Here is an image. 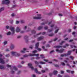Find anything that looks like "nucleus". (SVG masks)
Returning a JSON list of instances; mask_svg holds the SVG:
<instances>
[{
	"mask_svg": "<svg viewBox=\"0 0 77 77\" xmlns=\"http://www.w3.org/2000/svg\"><path fill=\"white\" fill-rule=\"evenodd\" d=\"M57 38H55L54 40V41H56V40H57Z\"/></svg>",
	"mask_w": 77,
	"mask_h": 77,
	"instance_id": "obj_56",
	"label": "nucleus"
},
{
	"mask_svg": "<svg viewBox=\"0 0 77 77\" xmlns=\"http://www.w3.org/2000/svg\"><path fill=\"white\" fill-rule=\"evenodd\" d=\"M28 66L32 69V70H34V68L32 66V64L31 63H29L28 64Z\"/></svg>",
	"mask_w": 77,
	"mask_h": 77,
	"instance_id": "obj_6",
	"label": "nucleus"
},
{
	"mask_svg": "<svg viewBox=\"0 0 77 77\" xmlns=\"http://www.w3.org/2000/svg\"><path fill=\"white\" fill-rule=\"evenodd\" d=\"M54 51H52L50 52V53L51 54L53 53H54Z\"/></svg>",
	"mask_w": 77,
	"mask_h": 77,
	"instance_id": "obj_45",
	"label": "nucleus"
},
{
	"mask_svg": "<svg viewBox=\"0 0 77 77\" xmlns=\"http://www.w3.org/2000/svg\"><path fill=\"white\" fill-rule=\"evenodd\" d=\"M68 58H66V60H64V62H66V63H67V60H68Z\"/></svg>",
	"mask_w": 77,
	"mask_h": 77,
	"instance_id": "obj_29",
	"label": "nucleus"
},
{
	"mask_svg": "<svg viewBox=\"0 0 77 77\" xmlns=\"http://www.w3.org/2000/svg\"><path fill=\"white\" fill-rule=\"evenodd\" d=\"M71 52H72V51H69L68 52L67 54H62L60 55V56L61 57H64V56H69V55H70L71 54Z\"/></svg>",
	"mask_w": 77,
	"mask_h": 77,
	"instance_id": "obj_2",
	"label": "nucleus"
},
{
	"mask_svg": "<svg viewBox=\"0 0 77 77\" xmlns=\"http://www.w3.org/2000/svg\"><path fill=\"white\" fill-rule=\"evenodd\" d=\"M18 67L19 68H21L22 67V66L21 65H19L18 66Z\"/></svg>",
	"mask_w": 77,
	"mask_h": 77,
	"instance_id": "obj_54",
	"label": "nucleus"
},
{
	"mask_svg": "<svg viewBox=\"0 0 77 77\" xmlns=\"http://www.w3.org/2000/svg\"><path fill=\"white\" fill-rule=\"evenodd\" d=\"M29 48L31 49H32L33 48V46H29Z\"/></svg>",
	"mask_w": 77,
	"mask_h": 77,
	"instance_id": "obj_38",
	"label": "nucleus"
},
{
	"mask_svg": "<svg viewBox=\"0 0 77 77\" xmlns=\"http://www.w3.org/2000/svg\"><path fill=\"white\" fill-rule=\"evenodd\" d=\"M4 68V67L3 66L0 65V69H2Z\"/></svg>",
	"mask_w": 77,
	"mask_h": 77,
	"instance_id": "obj_23",
	"label": "nucleus"
},
{
	"mask_svg": "<svg viewBox=\"0 0 77 77\" xmlns=\"http://www.w3.org/2000/svg\"><path fill=\"white\" fill-rule=\"evenodd\" d=\"M77 27L76 26H74V28H73V29H76Z\"/></svg>",
	"mask_w": 77,
	"mask_h": 77,
	"instance_id": "obj_58",
	"label": "nucleus"
},
{
	"mask_svg": "<svg viewBox=\"0 0 77 77\" xmlns=\"http://www.w3.org/2000/svg\"><path fill=\"white\" fill-rule=\"evenodd\" d=\"M65 42L63 41L61 43H60V45H62L63 44V43H65Z\"/></svg>",
	"mask_w": 77,
	"mask_h": 77,
	"instance_id": "obj_27",
	"label": "nucleus"
},
{
	"mask_svg": "<svg viewBox=\"0 0 77 77\" xmlns=\"http://www.w3.org/2000/svg\"><path fill=\"white\" fill-rule=\"evenodd\" d=\"M20 56V54L16 52V55L15 56L18 57V56Z\"/></svg>",
	"mask_w": 77,
	"mask_h": 77,
	"instance_id": "obj_16",
	"label": "nucleus"
},
{
	"mask_svg": "<svg viewBox=\"0 0 77 77\" xmlns=\"http://www.w3.org/2000/svg\"><path fill=\"white\" fill-rule=\"evenodd\" d=\"M14 47H15L14 45H12L10 47V48L11 49V50H12V49H14Z\"/></svg>",
	"mask_w": 77,
	"mask_h": 77,
	"instance_id": "obj_15",
	"label": "nucleus"
},
{
	"mask_svg": "<svg viewBox=\"0 0 77 77\" xmlns=\"http://www.w3.org/2000/svg\"><path fill=\"white\" fill-rule=\"evenodd\" d=\"M5 56H6V57H9V54H7Z\"/></svg>",
	"mask_w": 77,
	"mask_h": 77,
	"instance_id": "obj_39",
	"label": "nucleus"
},
{
	"mask_svg": "<svg viewBox=\"0 0 77 77\" xmlns=\"http://www.w3.org/2000/svg\"><path fill=\"white\" fill-rule=\"evenodd\" d=\"M39 46V43L38 42L35 44V49H37L38 51H41V49L40 48H38V47Z\"/></svg>",
	"mask_w": 77,
	"mask_h": 77,
	"instance_id": "obj_4",
	"label": "nucleus"
},
{
	"mask_svg": "<svg viewBox=\"0 0 77 77\" xmlns=\"http://www.w3.org/2000/svg\"><path fill=\"white\" fill-rule=\"evenodd\" d=\"M43 38H44L43 37H40L38 38V40L40 41V40H42Z\"/></svg>",
	"mask_w": 77,
	"mask_h": 77,
	"instance_id": "obj_14",
	"label": "nucleus"
},
{
	"mask_svg": "<svg viewBox=\"0 0 77 77\" xmlns=\"http://www.w3.org/2000/svg\"><path fill=\"white\" fill-rule=\"evenodd\" d=\"M57 74V71H54V75H56V74Z\"/></svg>",
	"mask_w": 77,
	"mask_h": 77,
	"instance_id": "obj_18",
	"label": "nucleus"
},
{
	"mask_svg": "<svg viewBox=\"0 0 77 77\" xmlns=\"http://www.w3.org/2000/svg\"><path fill=\"white\" fill-rule=\"evenodd\" d=\"M7 43H8V42H7V41H5L4 42V45H6V44Z\"/></svg>",
	"mask_w": 77,
	"mask_h": 77,
	"instance_id": "obj_31",
	"label": "nucleus"
},
{
	"mask_svg": "<svg viewBox=\"0 0 77 77\" xmlns=\"http://www.w3.org/2000/svg\"><path fill=\"white\" fill-rule=\"evenodd\" d=\"M27 56H28V55H25L23 56L24 57H27Z\"/></svg>",
	"mask_w": 77,
	"mask_h": 77,
	"instance_id": "obj_42",
	"label": "nucleus"
},
{
	"mask_svg": "<svg viewBox=\"0 0 77 77\" xmlns=\"http://www.w3.org/2000/svg\"><path fill=\"white\" fill-rule=\"evenodd\" d=\"M59 30V29H57V30H56L55 31V33H56L57 32H58V31Z\"/></svg>",
	"mask_w": 77,
	"mask_h": 77,
	"instance_id": "obj_43",
	"label": "nucleus"
},
{
	"mask_svg": "<svg viewBox=\"0 0 77 77\" xmlns=\"http://www.w3.org/2000/svg\"><path fill=\"white\" fill-rule=\"evenodd\" d=\"M47 47H50V45H46Z\"/></svg>",
	"mask_w": 77,
	"mask_h": 77,
	"instance_id": "obj_60",
	"label": "nucleus"
},
{
	"mask_svg": "<svg viewBox=\"0 0 77 77\" xmlns=\"http://www.w3.org/2000/svg\"><path fill=\"white\" fill-rule=\"evenodd\" d=\"M67 66H69V68H71V66H70L69 64L68 63L67 64Z\"/></svg>",
	"mask_w": 77,
	"mask_h": 77,
	"instance_id": "obj_33",
	"label": "nucleus"
},
{
	"mask_svg": "<svg viewBox=\"0 0 77 77\" xmlns=\"http://www.w3.org/2000/svg\"><path fill=\"white\" fill-rule=\"evenodd\" d=\"M0 63L2 64L5 63V60L1 58H0Z\"/></svg>",
	"mask_w": 77,
	"mask_h": 77,
	"instance_id": "obj_8",
	"label": "nucleus"
},
{
	"mask_svg": "<svg viewBox=\"0 0 77 77\" xmlns=\"http://www.w3.org/2000/svg\"><path fill=\"white\" fill-rule=\"evenodd\" d=\"M29 55L30 56H36L37 57L39 56V54H30Z\"/></svg>",
	"mask_w": 77,
	"mask_h": 77,
	"instance_id": "obj_9",
	"label": "nucleus"
},
{
	"mask_svg": "<svg viewBox=\"0 0 77 77\" xmlns=\"http://www.w3.org/2000/svg\"><path fill=\"white\" fill-rule=\"evenodd\" d=\"M4 10V8L2 7L0 8V12H1V11H3Z\"/></svg>",
	"mask_w": 77,
	"mask_h": 77,
	"instance_id": "obj_20",
	"label": "nucleus"
},
{
	"mask_svg": "<svg viewBox=\"0 0 77 77\" xmlns=\"http://www.w3.org/2000/svg\"><path fill=\"white\" fill-rule=\"evenodd\" d=\"M54 65L56 67H58V66H59L57 64H55Z\"/></svg>",
	"mask_w": 77,
	"mask_h": 77,
	"instance_id": "obj_47",
	"label": "nucleus"
},
{
	"mask_svg": "<svg viewBox=\"0 0 77 77\" xmlns=\"http://www.w3.org/2000/svg\"><path fill=\"white\" fill-rule=\"evenodd\" d=\"M45 48V47H44V46H43L42 47V48H43V49H44V50H45V51H47V49H44Z\"/></svg>",
	"mask_w": 77,
	"mask_h": 77,
	"instance_id": "obj_32",
	"label": "nucleus"
},
{
	"mask_svg": "<svg viewBox=\"0 0 77 77\" xmlns=\"http://www.w3.org/2000/svg\"><path fill=\"white\" fill-rule=\"evenodd\" d=\"M20 31V29L18 27H17L16 28V32H19Z\"/></svg>",
	"mask_w": 77,
	"mask_h": 77,
	"instance_id": "obj_13",
	"label": "nucleus"
},
{
	"mask_svg": "<svg viewBox=\"0 0 77 77\" xmlns=\"http://www.w3.org/2000/svg\"><path fill=\"white\" fill-rule=\"evenodd\" d=\"M69 57L70 59H71L72 60H73V59H74V57L72 56H70Z\"/></svg>",
	"mask_w": 77,
	"mask_h": 77,
	"instance_id": "obj_22",
	"label": "nucleus"
},
{
	"mask_svg": "<svg viewBox=\"0 0 77 77\" xmlns=\"http://www.w3.org/2000/svg\"><path fill=\"white\" fill-rule=\"evenodd\" d=\"M19 21H16V24H18L19 23Z\"/></svg>",
	"mask_w": 77,
	"mask_h": 77,
	"instance_id": "obj_57",
	"label": "nucleus"
},
{
	"mask_svg": "<svg viewBox=\"0 0 77 77\" xmlns=\"http://www.w3.org/2000/svg\"><path fill=\"white\" fill-rule=\"evenodd\" d=\"M13 70H14V71H17V69L16 68V67L15 66L13 67Z\"/></svg>",
	"mask_w": 77,
	"mask_h": 77,
	"instance_id": "obj_19",
	"label": "nucleus"
},
{
	"mask_svg": "<svg viewBox=\"0 0 77 77\" xmlns=\"http://www.w3.org/2000/svg\"><path fill=\"white\" fill-rule=\"evenodd\" d=\"M36 59L37 60H38V59H40V57H38L36 58Z\"/></svg>",
	"mask_w": 77,
	"mask_h": 77,
	"instance_id": "obj_52",
	"label": "nucleus"
},
{
	"mask_svg": "<svg viewBox=\"0 0 77 77\" xmlns=\"http://www.w3.org/2000/svg\"><path fill=\"white\" fill-rule=\"evenodd\" d=\"M58 77H62V76L60 75H58Z\"/></svg>",
	"mask_w": 77,
	"mask_h": 77,
	"instance_id": "obj_61",
	"label": "nucleus"
},
{
	"mask_svg": "<svg viewBox=\"0 0 77 77\" xmlns=\"http://www.w3.org/2000/svg\"><path fill=\"white\" fill-rule=\"evenodd\" d=\"M38 17H33L34 19H36V20H39L41 18V14H38Z\"/></svg>",
	"mask_w": 77,
	"mask_h": 77,
	"instance_id": "obj_5",
	"label": "nucleus"
},
{
	"mask_svg": "<svg viewBox=\"0 0 77 77\" xmlns=\"http://www.w3.org/2000/svg\"><path fill=\"white\" fill-rule=\"evenodd\" d=\"M70 47H71V48H73L74 47V48H77V47L76 46H72V45H70Z\"/></svg>",
	"mask_w": 77,
	"mask_h": 77,
	"instance_id": "obj_21",
	"label": "nucleus"
},
{
	"mask_svg": "<svg viewBox=\"0 0 77 77\" xmlns=\"http://www.w3.org/2000/svg\"><path fill=\"white\" fill-rule=\"evenodd\" d=\"M53 35H54L52 33V34H50L49 35L50 36H53Z\"/></svg>",
	"mask_w": 77,
	"mask_h": 77,
	"instance_id": "obj_46",
	"label": "nucleus"
},
{
	"mask_svg": "<svg viewBox=\"0 0 77 77\" xmlns=\"http://www.w3.org/2000/svg\"><path fill=\"white\" fill-rule=\"evenodd\" d=\"M21 23H24V21L23 20H21Z\"/></svg>",
	"mask_w": 77,
	"mask_h": 77,
	"instance_id": "obj_50",
	"label": "nucleus"
},
{
	"mask_svg": "<svg viewBox=\"0 0 77 77\" xmlns=\"http://www.w3.org/2000/svg\"><path fill=\"white\" fill-rule=\"evenodd\" d=\"M42 28V27L41 26H39L38 28V30H40Z\"/></svg>",
	"mask_w": 77,
	"mask_h": 77,
	"instance_id": "obj_25",
	"label": "nucleus"
},
{
	"mask_svg": "<svg viewBox=\"0 0 77 77\" xmlns=\"http://www.w3.org/2000/svg\"><path fill=\"white\" fill-rule=\"evenodd\" d=\"M49 75H50V76H51H51L52 75V73H50Z\"/></svg>",
	"mask_w": 77,
	"mask_h": 77,
	"instance_id": "obj_59",
	"label": "nucleus"
},
{
	"mask_svg": "<svg viewBox=\"0 0 77 77\" xmlns=\"http://www.w3.org/2000/svg\"><path fill=\"white\" fill-rule=\"evenodd\" d=\"M48 29V26H47L45 27V30H47Z\"/></svg>",
	"mask_w": 77,
	"mask_h": 77,
	"instance_id": "obj_41",
	"label": "nucleus"
},
{
	"mask_svg": "<svg viewBox=\"0 0 77 77\" xmlns=\"http://www.w3.org/2000/svg\"><path fill=\"white\" fill-rule=\"evenodd\" d=\"M40 56L41 57V58H42V59H43L45 57L44 55H40Z\"/></svg>",
	"mask_w": 77,
	"mask_h": 77,
	"instance_id": "obj_24",
	"label": "nucleus"
},
{
	"mask_svg": "<svg viewBox=\"0 0 77 77\" xmlns=\"http://www.w3.org/2000/svg\"><path fill=\"white\" fill-rule=\"evenodd\" d=\"M9 51V49H7L6 50V51Z\"/></svg>",
	"mask_w": 77,
	"mask_h": 77,
	"instance_id": "obj_53",
	"label": "nucleus"
},
{
	"mask_svg": "<svg viewBox=\"0 0 77 77\" xmlns=\"http://www.w3.org/2000/svg\"><path fill=\"white\" fill-rule=\"evenodd\" d=\"M10 3L9 0H3L2 1V4H6V5H8Z\"/></svg>",
	"mask_w": 77,
	"mask_h": 77,
	"instance_id": "obj_3",
	"label": "nucleus"
},
{
	"mask_svg": "<svg viewBox=\"0 0 77 77\" xmlns=\"http://www.w3.org/2000/svg\"><path fill=\"white\" fill-rule=\"evenodd\" d=\"M66 45V46L68 47V46H69V44H67Z\"/></svg>",
	"mask_w": 77,
	"mask_h": 77,
	"instance_id": "obj_64",
	"label": "nucleus"
},
{
	"mask_svg": "<svg viewBox=\"0 0 77 77\" xmlns=\"http://www.w3.org/2000/svg\"><path fill=\"white\" fill-rule=\"evenodd\" d=\"M61 64H62V65H63V66L65 65V63H63V62Z\"/></svg>",
	"mask_w": 77,
	"mask_h": 77,
	"instance_id": "obj_35",
	"label": "nucleus"
},
{
	"mask_svg": "<svg viewBox=\"0 0 77 77\" xmlns=\"http://www.w3.org/2000/svg\"><path fill=\"white\" fill-rule=\"evenodd\" d=\"M42 72H45V70H42Z\"/></svg>",
	"mask_w": 77,
	"mask_h": 77,
	"instance_id": "obj_49",
	"label": "nucleus"
},
{
	"mask_svg": "<svg viewBox=\"0 0 77 77\" xmlns=\"http://www.w3.org/2000/svg\"><path fill=\"white\" fill-rule=\"evenodd\" d=\"M61 74H63V73H64V72L63 71H61Z\"/></svg>",
	"mask_w": 77,
	"mask_h": 77,
	"instance_id": "obj_48",
	"label": "nucleus"
},
{
	"mask_svg": "<svg viewBox=\"0 0 77 77\" xmlns=\"http://www.w3.org/2000/svg\"><path fill=\"white\" fill-rule=\"evenodd\" d=\"M11 16H12V17H14L15 16V14H11Z\"/></svg>",
	"mask_w": 77,
	"mask_h": 77,
	"instance_id": "obj_55",
	"label": "nucleus"
},
{
	"mask_svg": "<svg viewBox=\"0 0 77 77\" xmlns=\"http://www.w3.org/2000/svg\"><path fill=\"white\" fill-rule=\"evenodd\" d=\"M11 32H8V33H7V35H11Z\"/></svg>",
	"mask_w": 77,
	"mask_h": 77,
	"instance_id": "obj_30",
	"label": "nucleus"
},
{
	"mask_svg": "<svg viewBox=\"0 0 77 77\" xmlns=\"http://www.w3.org/2000/svg\"><path fill=\"white\" fill-rule=\"evenodd\" d=\"M39 63L40 64H45V63H44V62H42V61L40 62Z\"/></svg>",
	"mask_w": 77,
	"mask_h": 77,
	"instance_id": "obj_26",
	"label": "nucleus"
},
{
	"mask_svg": "<svg viewBox=\"0 0 77 77\" xmlns=\"http://www.w3.org/2000/svg\"><path fill=\"white\" fill-rule=\"evenodd\" d=\"M7 67H11V66L9 65H7Z\"/></svg>",
	"mask_w": 77,
	"mask_h": 77,
	"instance_id": "obj_40",
	"label": "nucleus"
},
{
	"mask_svg": "<svg viewBox=\"0 0 77 77\" xmlns=\"http://www.w3.org/2000/svg\"><path fill=\"white\" fill-rule=\"evenodd\" d=\"M32 53H37V51L36 50L34 51H33Z\"/></svg>",
	"mask_w": 77,
	"mask_h": 77,
	"instance_id": "obj_37",
	"label": "nucleus"
},
{
	"mask_svg": "<svg viewBox=\"0 0 77 77\" xmlns=\"http://www.w3.org/2000/svg\"><path fill=\"white\" fill-rule=\"evenodd\" d=\"M6 28L7 29H10L11 32H12V34L14 33H15V28L13 27L12 26H11L10 27H9L8 26H6Z\"/></svg>",
	"mask_w": 77,
	"mask_h": 77,
	"instance_id": "obj_1",
	"label": "nucleus"
},
{
	"mask_svg": "<svg viewBox=\"0 0 77 77\" xmlns=\"http://www.w3.org/2000/svg\"><path fill=\"white\" fill-rule=\"evenodd\" d=\"M26 48H23V50L21 51H20V53H25V51H26Z\"/></svg>",
	"mask_w": 77,
	"mask_h": 77,
	"instance_id": "obj_11",
	"label": "nucleus"
},
{
	"mask_svg": "<svg viewBox=\"0 0 77 77\" xmlns=\"http://www.w3.org/2000/svg\"><path fill=\"white\" fill-rule=\"evenodd\" d=\"M35 63L36 65H39V63L37 62L36 61H35Z\"/></svg>",
	"mask_w": 77,
	"mask_h": 77,
	"instance_id": "obj_28",
	"label": "nucleus"
},
{
	"mask_svg": "<svg viewBox=\"0 0 77 77\" xmlns=\"http://www.w3.org/2000/svg\"><path fill=\"white\" fill-rule=\"evenodd\" d=\"M11 53L12 56H15L16 55V53H17V52L12 51L11 52Z\"/></svg>",
	"mask_w": 77,
	"mask_h": 77,
	"instance_id": "obj_10",
	"label": "nucleus"
},
{
	"mask_svg": "<svg viewBox=\"0 0 77 77\" xmlns=\"http://www.w3.org/2000/svg\"><path fill=\"white\" fill-rule=\"evenodd\" d=\"M56 51L58 53H62V52L64 51V49H62V50H59L58 49H57L56 50Z\"/></svg>",
	"mask_w": 77,
	"mask_h": 77,
	"instance_id": "obj_7",
	"label": "nucleus"
},
{
	"mask_svg": "<svg viewBox=\"0 0 77 77\" xmlns=\"http://www.w3.org/2000/svg\"><path fill=\"white\" fill-rule=\"evenodd\" d=\"M72 41H73V40H70L69 41V42H72Z\"/></svg>",
	"mask_w": 77,
	"mask_h": 77,
	"instance_id": "obj_62",
	"label": "nucleus"
},
{
	"mask_svg": "<svg viewBox=\"0 0 77 77\" xmlns=\"http://www.w3.org/2000/svg\"><path fill=\"white\" fill-rule=\"evenodd\" d=\"M32 33H36V31L34 30H33L32 31Z\"/></svg>",
	"mask_w": 77,
	"mask_h": 77,
	"instance_id": "obj_34",
	"label": "nucleus"
},
{
	"mask_svg": "<svg viewBox=\"0 0 77 77\" xmlns=\"http://www.w3.org/2000/svg\"><path fill=\"white\" fill-rule=\"evenodd\" d=\"M59 16H62V14H59Z\"/></svg>",
	"mask_w": 77,
	"mask_h": 77,
	"instance_id": "obj_63",
	"label": "nucleus"
},
{
	"mask_svg": "<svg viewBox=\"0 0 77 77\" xmlns=\"http://www.w3.org/2000/svg\"><path fill=\"white\" fill-rule=\"evenodd\" d=\"M66 71L67 72H71V71L69 70H66Z\"/></svg>",
	"mask_w": 77,
	"mask_h": 77,
	"instance_id": "obj_36",
	"label": "nucleus"
},
{
	"mask_svg": "<svg viewBox=\"0 0 77 77\" xmlns=\"http://www.w3.org/2000/svg\"><path fill=\"white\" fill-rule=\"evenodd\" d=\"M55 48H60V47H62V46H55Z\"/></svg>",
	"mask_w": 77,
	"mask_h": 77,
	"instance_id": "obj_17",
	"label": "nucleus"
},
{
	"mask_svg": "<svg viewBox=\"0 0 77 77\" xmlns=\"http://www.w3.org/2000/svg\"><path fill=\"white\" fill-rule=\"evenodd\" d=\"M44 60L45 62H48V60Z\"/></svg>",
	"mask_w": 77,
	"mask_h": 77,
	"instance_id": "obj_51",
	"label": "nucleus"
},
{
	"mask_svg": "<svg viewBox=\"0 0 77 77\" xmlns=\"http://www.w3.org/2000/svg\"><path fill=\"white\" fill-rule=\"evenodd\" d=\"M70 72H71V74H74V71H71Z\"/></svg>",
	"mask_w": 77,
	"mask_h": 77,
	"instance_id": "obj_44",
	"label": "nucleus"
},
{
	"mask_svg": "<svg viewBox=\"0 0 77 77\" xmlns=\"http://www.w3.org/2000/svg\"><path fill=\"white\" fill-rule=\"evenodd\" d=\"M34 71H35L37 74H41V72L38 71V69H35Z\"/></svg>",
	"mask_w": 77,
	"mask_h": 77,
	"instance_id": "obj_12",
	"label": "nucleus"
}]
</instances>
